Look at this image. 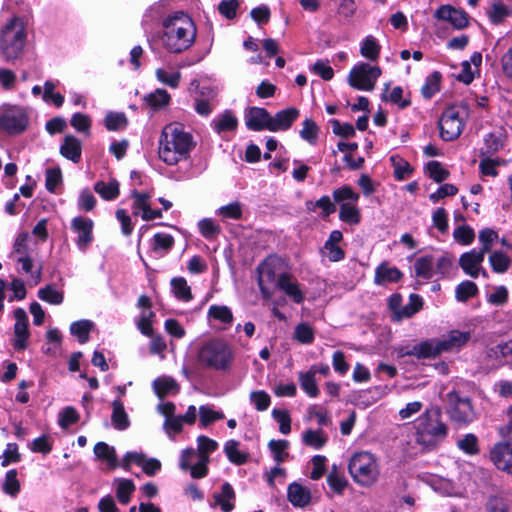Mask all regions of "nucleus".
I'll list each match as a JSON object with an SVG mask.
<instances>
[{
    "mask_svg": "<svg viewBox=\"0 0 512 512\" xmlns=\"http://www.w3.org/2000/svg\"><path fill=\"white\" fill-rule=\"evenodd\" d=\"M468 113V106L463 103L460 106L448 107L439 120L440 137L444 141L457 139L464 128L463 114Z\"/></svg>",
    "mask_w": 512,
    "mask_h": 512,
    "instance_id": "0eeeda50",
    "label": "nucleus"
},
{
    "mask_svg": "<svg viewBox=\"0 0 512 512\" xmlns=\"http://www.w3.org/2000/svg\"><path fill=\"white\" fill-rule=\"evenodd\" d=\"M447 413L452 421L467 425L475 419V412L469 398H461L456 391L447 394Z\"/></svg>",
    "mask_w": 512,
    "mask_h": 512,
    "instance_id": "9d476101",
    "label": "nucleus"
},
{
    "mask_svg": "<svg viewBox=\"0 0 512 512\" xmlns=\"http://www.w3.org/2000/svg\"><path fill=\"white\" fill-rule=\"evenodd\" d=\"M390 162L394 168L395 178L398 180L407 179L413 172L411 165L398 155H392L390 157Z\"/></svg>",
    "mask_w": 512,
    "mask_h": 512,
    "instance_id": "72a5a7b5",
    "label": "nucleus"
},
{
    "mask_svg": "<svg viewBox=\"0 0 512 512\" xmlns=\"http://www.w3.org/2000/svg\"><path fill=\"white\" fill-rule=\"evenodd\" d=\"M339 218L348 224H358L360 222L359 210L350 203L340 205Z\"/></svg>",
    "mask_w": 512,
    "mask_h": 512,
    "instance_id": "49530a36",
    "label": "nucleus"
},
{
    "mask_svg": "<svg viewBox=\"0 0 512 512\" xmlns=\"http://www.w3.org/2000/svg\"><path fill=\"white\" fill-rule=\"evenodd\" d=\"M93 327V323L88 320L75 321L70 326L71 334L78 338V341L83 344L89 340V334Z\"/></svg>",
    "mask_w": 512,
    "mask_h": 512,
    "instance_id": "4c0bfd02",
    "label": "nucleus"
},
{
    "mask_svg": "<svg viewBox=\"0 0 512 512\" xmlns=\"http://www.w3.org/2000/svg\"><path fill=\"white\" fill-rule=\"evenodd\" d=\"M470 338L471 333L468 331L452 330L446 337L439 339V345L442 352H449L454 349H460L467 344Z\"/></svg>",
    "mask_w": 512,
    "mask_h": 512,
    "instance_id": "4be33fe9",
    "label": "nucleus"
},
{
    "mask_svg": "<svg viewBox=\"0 0 512 512\" xmlns=\"http://www.w3.org/2000/svg\"><path fill=\"white\" fill-rule=\"evenodd\" d=\"M348 470L354 482L363 487H371L379 478L377 459L367 451L353 454L349 460Z\"/></svg>",
    "mask_w": 512,
    "mask_h": 512,
    "instance_id": "39448f33",
    "label": "nucleus"
},
{
    "mask_svg": "<svg viewBox=\"0 0 512 512\" xmlns=\"http://www.w3.org/2000/svg\"><path fill=\"white\" fill-rule=\"evenodd\" d=\"M174 245V238L170 234L156 233L153 236L152 250L158 252L160 250L168 252Z\"/></svg>",
    "mask_w": 512,
    "mask_h": 512,
    "instance_id": "603ef678",
    "label": "nucleus"
},
{
    "mask_svg": "<svg viewBox=\"0 0 512 512\" xmlns=\"http://www.w3.org/2000/svg\"><path fill=\"white\" fill-rule=\"evenodd\" d=\"M277 287L285 292L297 304L303 302L304 294L296 280L288 273H282L277 279Z\"/></svg>",
    "mask_w": 512,
    "mask_h": 512,
    "instance_id": "412c9836",
    "label": "nucleus"
},
{
    "mask_svg": "<svg viewBox=\"0 0 512 512\" xmlns=\"http://www.w3.org/2000/svg\"><path fill=\"white\" fill-rule=\"evenodd\" d=\"M299 110L294 107H290L277 112L274 116L271 115L269 131H286L288 130L293 122L299 117Z\"/></svg>",
    "mask_w": 512,
    "mask_h": 512,
    "instance_id": "f3484780",
    "label": "nucleus"
},
{
    "mask_svg": "<svg viewBox=\"0 0 512 512\" xmlns=\"http://www.w3.org/2000/svg\"><path fill=\"white\" fill-rule=\"evenodd\" d=\"M239 5L238 0H222L218 5V11L226 19L231 20L236 17Z\"/></svg>",
    "mask_w": 512,
    "mask_h": 512,
    "instance_id": "338daca9",
    "label": "nucleus"
},
{
    "mask_svg": "<svg viewBox=\"0 0 512 512\" xmlns=\"http://www.w3.org/2000/svg\"><path fill=\"white\" fill-rule=\"evenodd\" d=\"M127 125V118L124 113L110 112L105 117V127L109 131L124 129Z\"/></svg>",
    "mask_w": 512,
    "mask_h": 512,
    "instance_id": "864d4df0",
    "label": "nucleus"
},
{
    "mask_svg": "<svg viewBox=\"0 0 512 512\" xmlns=\"http://www.w3.org/2000/svg\"><path fill=\"white\" fill-rule=\"evenodd\" d=\"M300 137L310 144H315L318 140L319 127L315 121L307 118L302 123V129L299 132Z\"/></svg>",
    "mask_w": 512,
    "mask_h": 512,
    "instance_id": "ea45409f",
    "label": "nucleus"
},
{
    "mask_svg": "<svg viewBox=\"0 0 512 512\" xmlns=\"http://www.w3.org/2000/svg\"><path fill=\"white\" fill-rule=\"evenodd\" d=\"M17 475L18 472L16 469L9 470L6 473L4 483L2 484L4 492L13 498L16 497L21 490V484Z\"/></svg>",
    "mask_w": 512,
    "mask_h": 512,
    "instance_id": "e433bc0d",
    "label": "nucleus"
},
{
    "mask_svg": "<svg viewBox=\"0 0 512 512\" xmlns=\"http://www.w3.org/2000/svg\"><path fill=\"white\" fill-rule=\"evenodd\" d=\"M489 263L495 273L506 272L511 264V259L500 251H495L489 256Z\"/></svg>",
    "mask_w": 512,
    "mask_h": 512,
    "instance_id": "79ce46f5",
    "label": "nucleus"
},
{
    "mask_svg": "<svg viewBox=\"0 0 512 512\" xmlns=\"http://www.w3.org/2000/svg\"><path fill=\"white\" fill-rule=\"evenodd\" d=\"M153 388L158 397L163 398L169 393H177L179 386L171 377H159L154 380Z\"/></svg>",
    "mask_w": 512,
    "mask_h": 512,
    "instance_id": "c756f323",
    "label": "nucleus"
},
{
    "mask_svg": "<svg viewBox=\"0 0 512 512\" xmlns=\"http://www.w3.org/2000/svg\"><path fill=\"white\" fill-rule=\"evenodd\" d=\"M302 440L305 445L315 449H320L326 443V437L322 430L308 429L303 433Z\"/></svg>",
    "mask_w": 512,
    "mask_h": 512,
    "instance_id": "a18cd8bd",
    "label": "nucleus"
},
{
    "mask_svg": "<svg viewBox=\"0 0 512 512\" xmlns=\"http://www.w3.org/2000/svg\"><path fill=\"white\" fill-rule=\"evenodd\" d=\"M294 338L302 344H311L314 340V331L310 325L300 323L295 327Z\"/></svg>",
    "mask_w": 512,
    "mask_h": 512,
    "instance_id": "bf43d9fd",
    "label": "nucleus"
},
{
    "mask_svg": "<svg viewBox=\"0 0 512 512\" xmlns=\"http://www.w3.org/2000/svg\"><path fill=\"white\" fill-rule=\"evenodd\" d=\"M170 95L164 89H156L154 92L144 97L146 104L154 109L165 107L170 102Z\"/></svg>",
    "mask_w": 512,
    "mask_h": 512,
    "instance_id": "f704fd0d",
    "label": "nucleus"
},
{
    "mask_svg": "<svg viewBox=\"0 0 512 512\" xmlns=\"http://www.w3.org/2000/svg\"><path fill=\"white\" fill-rule=\"evenodd\" d=\"M82 145L79 139L73 135H66L60 146V154L74 163L81 159Z\"/></svg>",
    "mask_w": 512,
    "mask_h": 512,
    "instance_id": "5701e85b",
    "label": "nucleus"
},
{
    "mask_svg": "<svg viewBox=\"0 0 512 512\" xmlns=\"http://www.w3.org/2000/svg\"><path fill=\"white\" fill-rule=\"evenodd\" d=\"M94 190L105 200H113L119 195V183L112 180L108 183L98 181L94 185Z\"/></svg>",
    "mask_w": 512,
    "mask_h": 512,
    "instance_id": "2f4dec72",
    "label": "nucleus"
},
{
    "mask_svg": "<svg viewBox=\"0 0 512 512\" xmlns=\"http://www.w3.org/2000/svg\"><path fill=\"white\" fill-rule=\"evenodd\" d=\"M272 417L279 423V430L282 434L287 435L291 431V418L286 410L274 409Z\"/></svg>",
    "mask_w": 512,
    "mask_h": 512,
    "instance_id": "e2e57ef3",
    "label": "nucleus"
},
{
    "mask_svg": "<svg viewBox=\"0 0 512 512\" xmlns=\"http://www.w3.org/2000/svg\"><path fill=\"white\" fill-rule=\"evenodd\" d=\"M427 171L429 177L432 178L437 183L443 182L450 175L449 171L446 170L438 161L429 162L427 165Z\"/></svg>",
    "mask_w": 512,
    "mask_h": 512,
    "instance_id": "13d9d810",
    "label": "nucleus"
},
{
    "mask_svg": "<svg viewBox=\"0 0 512 512\" xmlns=\"http://www.w3.org/2000/svg\"><path fill=\"white\" fill-rule=\"evenodd\" d=\"M94 454L99 460L105 461L110 470H114L119 466L115 448L105 442L95 444Z\"/></svg>",
    "mask_w": 512,
    "mask_h": 512,
    "instance_id": "cd10ccee",
    "label": "nucleus"
},
{
    "mask_svg": "<svg viewBox=\"0 0 512 512\" xmlns=\"http://www.w3.org/2000/svg\"><path fill=\"white\" fill-rule=\"evenodd\" d=\"M93 221L81 216L75 217L71 221V228L77 233L76 244L82 251L91 244L93 240Z\"/></svg>",
    "mask_w": 512,
    "mask_h": 512,
    "instance_id": "ddd939ff",
    "label": "nucleus"
},
{
    "mask_svg": "<svg viewBox=\"0 0 512 512\" xmlns=\"http://www.w3.org/2000/svg\"><path fill=\"white\" fill-rule=\"evenodd\" d=\"M162 43L171 53L188 50L196 40L197 28L192 18L183 11L169 15L163 21Z\"/></svg>",
    "mask_w": 512,
    "mask_h": 512,
    "instance_id": "f257e3e1",
    "label": "nucleus"
},
{
    "mask_svg": "<svg viewBox=\"0 0 512 512\" xmlns=\"http://www.w3.org/2000/svg\"><path fill=\"white\" fill-rule=\"evenodd\" d=\"M113 413L111 416L114 427L118 430H125L128 428L130 421L127 413L125 412L124 405L120 400H114L112 403Z\"/></svg>",
    "mask_w": 512,
    "mask_h": 512,
    "instance_id": "7c9ffc66",
    "label": "nucleus"
},
{
    "mask_svg": "<svg viewBox=\"0 0 512 512\" xmlns=\"http://www.w3.org/2000/svg\"><path fill=\"white\" fill-rule=\"evenodd\" d=\"M234 359L232 348L221 339L204 342L197 353V360L204 368L229 370Z\"/></svg>",
    "mask_w": 512,
    "mask_h": 512,
    "instance_id": "7ed1b4c3",
    "label": "nucleus"
},
{
    "mask_svg": "<svg viewBox=\"0 0 512 512\" xmlns=\"http://www.w3.org/2000/svg\"><path fill=\"white\" fill-rule=\"evenodd\" d=\"M250 401L258 411H265L271 403L269 394L263 390L252 391Z\"/></svg>",
    "mask_w": 512,
    "mask_h": 512,
    "instance_id": "052dcab7",
    "label": "nucleus"
},
{
    "mask_svg": "<svg viewBox=\"0 0 512 512\" xmlns=\"http://www.w3.org/2000/svg\"><path fill=\"white\" fill-rule=\"evenodd\" d=\"M198 227H199L200 233L206 239H214L221 232V228L219 227V225H217L210 218H205V219H202L201 221H199Z\"/></svg>",
    "mask_w": 512,
    "mask_h": 512,
    "instance_id": "5fc2aeb1",
    "label": "nucleus"
},
{
    "mask_svg": "<svg viewBox=\"0 0 512 512\" xmlns=\"http://www.w3.org/2000/svg\"><path fill=\"white\" fill-rule=\"evenodd\" d=\"M79 420V414L75 408L68 406L59 413L58 423L61 428H67Z\"/></svg>",
    "mask_w": 512,
    "mask_h": 512,
    "instance_id": "69168bd1",
    "label": "nucleus"
},
{
    "mask_svg": "<svg viewBox=\"0 0 512 512\" xmlns=\"http://www.w3.org/2000/svg\"><path fill=\"white\" fill-rule=\"evenodd\" d=\"M208 317L224 324H231L233 322L232 311L225 305H211L208 309Z\"/></svg>",
    "mask_w": 512,
    "mask_h": 512,
    "instance_id": "58836bf2",
    "label": "nucleus"
},
{
    "mask_svg": "<svg viewBox=\"0 0 512 512\" xmlns=\"http://www.w3.org/2000/svg\"><path fill=\"white\" fill-rule=\"evenodd\" d=\"M509 15L508 7L503 4L501 1L494 2L489 11L488 16L492 23L498 24L504 20Z\"/></svg>",
    "mask_w": 512,
    "mask_h": 512,
    "instance_id": "6e6d98bb",
    "label": "nucleus"
},
{
    "mask_svg": "<svg viewBox=\"0 0 512 512\" xmlns=\"http://www.w3.org/2000/svg\"><path fill=\"white\" fill-rule=\"evenodd\" d=\"M171 287L175 297L181 301L188 302L193 296L191 288L183 277H175L171 280Z\"/></svg>",
    "mask_w": 512,
    "mask_h": 512,
    "instance_id": "473e14b6",
    "label": "nucleus"
},
{
    "mask_svg": "<svg viewBox=\"0 0 512 512\" xmlns=\"http://www.w3.org/2000/svg\"><path fill=\"white\" fill-rule=\"evenodd\" d=\"M214 130L221 134L225 131H234L238 126V120L230 110L224 111L212 121Z\"/></svg>",
    "mask_w": 512,
    "mask_h": 512,
    "instance_id": "c85d7f7f",
    "label": "nucleus"
},
{
    "mask_svg": "<svg viewBox=\"0 0 512 512\" xmlns=\"http://www.w3.org/2000/svg\"><path fill=\"white\" fill-rule=\"evenodd\" d=\"M16 323L14 325V342L13 346L16 350H24L27 347V340L29 338L28 331V318L26 311L18 308L14 311Z\"/></svg>",
    "mask_w": 512,
    "mask_h": 512,
    "instance_id": "4468645a",
    "label": "nucleus"
},
{
    "mask_svg": "<svg viewBox=\"0 0 512 512\" xmlns=\"http://www.w3.org/2000/svg\"><path fill=\"white\" fill-rule=\"evenodd\" d=\"M489 458L498 470L512 475V448L509 441L494 444Z\"/></svg>",
    "mask_w": 512,
    "mask_h": 512,
    "instance_id": "9b49d317",
    "label": "nucleus"
},
{
    "mask_svg": "<svg viewBox=\"0 0 512 512\" xmlns=\"http://www.w3.org/2000/svg\"><path fill=\"white\" fill-rule=\"evenodd\" d=\"M193 147L191 134L185 132L179 123H171L161 133L158 153L167 165H175L187 159Z\"/></svg>",
    "mask_w": 512,
    "mask_h": 512,
    "instance_id": "f03ea898",
    "label": "nucleus"
},
{
    "mask_svg": "<svg viewBox=\"0 0 512 512\" xmlns=\"http://www.w3.org/2000/svg\"><path fill=\"white\" fill-rule=\"evenodd\" d=\"M441 75L439 72H433L422 86V94L425 98H431L439 90Z\"/></svg>",
    "mask_w": 512,
    "mask_h": 512,
    "instance_id": "0e129e2a",
    "label": "nucleus"
},
{
    "mask_svg": "<svg viewBox=\"0 0 512 512\" xmlns=\"http://www.w3.org/2000/svg\"><path fill=\"white\" fill-rule=\"evenodd\" d=\"M478 239L482 245L478 251L485 255L491 250L493 243L498 239V233L493 229L485 228L479 232Z\"/></svg>",
    "mask_w": 512,
    "mask_h": 512,
    "instance_id": "de8ad7c7",
    "label": "nucleus"
},
{
    "mask_svg": "<svg viewBox=\"0 0 512 512\" xmlns=\"http://www.w3.org/2000/svg\"><path fill=\"white\" fill-rule=\"evenodd\" d=\"M258 285L263 298L270 299L273 291L271 290L272 285L277 286L276 274L268 262L261 263L258 268Z\"/></svg>",
    "mask_w": 512,
    "mask_h": 512,
    "instance_id": "2eb2a0df",
    "label": "nucleus"
},
{
    "mask_svg": "<svg viewBox=\"0 0 512 512\" xmlns=\"http://www.w3.org/2000/svg\"><path fill=\"white\" fill-rule=\"evenodd\" d=\"M334 201L337 203H346L345 201H351L356 203L359 199V195L353 191L350 186H342L333 191Z\"/></svg>",
    "mask_w": 512,
    "mask_h": 512,
    "instance_id": "4d7b16f0",
    "label": "nucleus"
},
{
    "mask_svg": "<svg viewBox=\"0 0 512 512\" xmlns=\"http://www.w3.org/2000/svg\"><path fill=\"white\" fill-rule=\"evenodd\" d=\"M268 447L273 453L274 460L278 464L284 462L285 458L289 455L286 451L289 447V442L287 440H271L268 443Z\"/></svg>",
    "mask_w": 512,
    "mask_h": 512,
    "instance_id": "09e8293b",
    "label": "nucleus"
},
{
    "mask_svg": "<svg viewBox=\"0 0 512 512\" xmlns=\"http://www.w3.org/2000/svg\"><path fill=\"white\" fill-rule=\"evenodd\" d=\"M361 55L371 61H376L380 54V45L373 36H367L360 49Z\"/></svg>",
    "mask_w": 512,
    "mask_h": 512,
    "instance_id": "37998d69",
    "label": "nucleus"
},
{
    "mask_svg": "<svg viewBox=\"0 0 512 512\" xmlns=\"http://www.w3.org/2000/svg\"><path fill=\"white\" fill-rule=\"evenodd\" d=\"M155 75L159 82H161L171 88H177L180 83V80H181L180 72H178V71L168 72L163 68L156 69Z\"/></svg>",
    "mask_w": 512,
    "mask_h": 512,
    "instance_id": "8fccbe9b",
    "label": "nucleus"
},
{
    "mask_svg": "<svg viewBox=\"0 0 512 512\" xmlns=\"http://www.w3.org/2000/svg\"><path fill=\"white\" fill-rule=\"evenodd\" d=\"M311 491L298 482L289 484L287 488L288 501L297 508H304L311 502Z\"/></svg>",
    "mask_w": 512,
    "mask_h": 512,
    "instance_id": "aec40b11",
    "label": "nucleus"
},
{
    "mask_svg": "<svg viewBox=\"0 0 512 512\" xmlns=\"http://www.w3.org/2000/svg\"><path fill=\"white\" fill-rule=\"evenodd\" d=\"M488 512H509L508 501L502 496H491L486 503Z\"/></svg>",
    "mask_w": 512,
    "mask_h": 512,
    "instance_id": "774afa93",
    "label": "nucleus"
},
{
    "mask_svg": "<svg viewBox=\"0 0 512 512\" xmlns=\"http://www.w3.org/2000/svg\"><path fill=\"white\" fill-rule=\"evenodd\" d=\"M316 375V365H313L308 371L300 372L298 376V380L302 390L312 398H315L319 395V388L317 385V381L315 378Z\"/></svg>",
    "mask_w": 512,
    "mask_h": 512,
    "instance_id": "bb28decb",
    "label": "nucleus"
},
{
    "mask_svg": "<svg viewBox=\"0 0 512 512\" xmlns=\"http://www.w3.org/2000/svg\"><path fill=\"white\" fill-rule=\"evenodd\" d=\"M271 114L260 107H252L246 115V126L253 131L269 130Z\"/></svg>",
    "mask_w": 512,
    "mask_h": 512,
    "instance_id": "6ab92c4d",
    "label": "nucleus"
},
{
    "mask_svg": "<svg viewBox=\"0 0 512 512\" xmlns=\"http://www.w3.org/2000/svg\"><path fill=\"white\" fill-rule=\"evenodd\" d=\"M447 435V426L441 420V411L430 408L418 419L417 443L425 447H434L437 442Z\"/></svg>",
    "mask_w": 512,
    "mask_h": 512,
    "instance_id": "20e7f679",
    "label": "nucleus"
},
{
    "mask_svg": "<svg viewBox=\"0 0 512 512\" xmlns=\"http://www.w3.org/2000/svg\"><path fill=\"white\" fill-rule=\"evenodd\" d=\"M134 490L135 486L132 480H120L116 491L119 501L122 504H127Z\"/></svg>",
    "mask_w": 512,
    "mask_h": 512,
    "instance_id": "680f3d73",
    "label": "nucleus"
},
{
    "mask_svg": "<svg viewBox=\"0 0 512 512\" xmlns=\"http://www.w3.org/2000/svg\"><path fill=\"white\" fill-rule=\"evenodd\" d=\"M457 447L467 455L479 453L478 438L475 434L468 433L457 441Z\"/></svg>",
    "mask_w": 512,
    "mask_h": 512,
    "instance_id": "c03bdc74",
    "label": "nucleus"
},
{
    "mask_svg": "<svg viewBox=\"0 0 512 512\" xmlns=\"http://www.w3.org/2000/svg\"><path fill=\"white\" fill-rule=\"evenodd\" d=\"M415 277L424 281L430 280L435 274L434 257L425 255L417 258L414 262Z\"/></svg>",
    "mask_w": 512,
    "mask_h": 512,
    "instance_id": "393cba45",
    "label": "nucleus"
},
{
    "mask_svg": "<svg viewBox=\"0 0 512 512\" xmlns=\"http://www.w3.org/2000/svg\"><path fill=\"white\" fill-rule=\"evenodd\" d=\"M380 75V67L362 62L351 69L348 75V83L354 89L371 91L374 89Z\"/></svg>",
    "mask_w": 512,
    "mask_h": 512,
    "instance_id": "1a4fd4ad",
    "label": "nucleus"
},
{
    "mask_svg": "<svg viewBox=\"0 0 512 512\" xmlns=\"http://www.w3.org/2000/svg\"><path fill=\"white\" fill-rule=\"evenodd\" d=\"M235 491L230 483L225 482L221 487L220 493L213 495L214 503L212 506H220L223 512H230L234 509Z\"/></svg>",
    "mask_w": 512,
    "mask_h": 512,
    "instance_id": "b1692460",
    "label": "nucleus"
},
{
    "mask_svg": "<svg viewBox=\"0 0 512 512\" xmlns=\"http://www.w3.org/2000/svg\"><path fill=\"white\" fill-rule=\"evenodd\" d=\"M38 297L45 302L50 304L58 305L63 302V294L56 290L53 286L47 285L38 291Z\"/></svg>",
    "mask_w": 512,
    "mask_h": 512,
    "instance_id": "3c124183",
    "label": "nucleus"
},
{
    "mask_svg": "<svg viewBox=\"0 0 512 512\" xmlns=\"http://www.w3.org/2000/svg\"><path fill=\"white\" fill-rule=\"evenodd\" d=\"M26 40L22 19L12 17L2 29V54L6 59L17 58L23 51Z\"/></svg>",
    "mask_w": 512,
    "mask_h": 512,
    "instance_id": "423d86ee",
    "label": "nucleus"
},
{
    "mask_svg": "<svg viewBox=\"0 0 512 512\" xmlns=\"http://www.w3.org/2000/svg\"><path fill=\"white\" fill-rule=\"evenodd\" d=\"M29 126V114L25 107L5 105L2 107V132L16 136L22 134Z\"/></svg>",
    "mask_w": 512,
    "mask_h": 512,
    "instance_id": "6e6552de",
    "label": "nucleus"
},
{
    "mask_svg": "<svg viewBox=\"0 0 512 512\" xmlns=\"http://www.w3.org/2000/svg\"><path fill=\"white\" fill-rule=\"evenodd\" d=\"M435 18L449 22L455 29L461 30L468 26L469 16L463 10L451 5H442L435 12Z\"/></svg>",
    "mask_w": 512,
    "mask_h": 512,
    "instance_id": "f8f14e48",
    "label": "nucleus"
},
{
    "mask_svg": "<svg viewBox=\"0 0 512 512\" xmlns=\"http://www.w3.org/2000/svg\"><path fill=\"white\" fill-rule=\"evenodd\" d=\"M442 349L439 345V339H430L414 345L411 349L402 353L404 356H415L418 359L434 358L440 355Z\"/></svg>",
    "mask_w": 512,
    "mask_h": 512,
    "instance_id": "a211bd4d",
    "label": "nucleus"
},
{
    "mask_svg": "<svg viewBox=\"0 0 512 512\" xmlns=\"http://www.w3.org/2000/svg\"><path fill=\"white\" fill-rule=\"evenodd\" d=\"M478 294L477 285L469 280L463 281L455 289V298L459 302H466Z\"/></svg>",
    "mask_w": 512,
    "mask_h": 512,
    "instance_id": "c9c22d12",
    "label": "nucleus"
},
{
    "mask_svg": "<svg viewBox=\"0 0 512 512\" xmlns=\"http://www.w3.org/2000/svg\"><path fill=\"white\" fill-rule=\"evenodd\" d=\"M402 276V272L396 267H390L386 263H381L375 270L374 282L377 285L398 282Z\"/></svg>",
    "mask_w": 512,
    "mask_h": 512,
    "instance_id": "a878e982",
    "label": "nucleus"
},
{
    "mask_svg": "<svg viewBox=\"0 0 512 512\" xmlns=\"http://www.w3.org/2000/svg\"><path fill=\"white\" fill-rule=\"evenodd\" d=\"M239 442L236 440H229L226 442L224 451L230 462L241 465L247 461V455L242 453L239 449Z\"/></svg>",
    "mask_w": 512,
    "mask_h": 512,
    "instance_id": "a19ab883",
    "label": "nucleus"
},
{
    "mask_svg": "<svg viewBox=\"0 0 512 512\" xmlns=\"http://www.w3.org/2000/svg\"><path fill=\"white\" fill-rule=\"evenodd\" d=\"M485 255L473 249L463 253L459 258V265L464 273L472 278H477L481 271V264Z\"/></svg>",
    "mask_w": 512,
    "mask_h": 512,
    "instance_id": "dca6fc26",
    "label": "nucleus"
}]
</instances>
